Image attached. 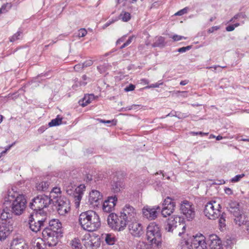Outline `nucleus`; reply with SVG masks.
I'll list each match as a JSON object with an SVG mask.
<instances>
[{"label":"nucleus","mask_w":249,"mask_h":249,"mask_svg":"<svg viewBox=\"0 0 249 249\" xmlns=\"http://www.w3.org/2000/svg\"><path fill=\"white\" fill-rule=\"evenodd\" d=\"M112 191L114 193H117L120 192L124 187V184L121 180H119L118 178L116 179H114L112 184Z\"/></svg>","instance_id":"24"},{"label":"nucleus","mask_w":249,"mask_h":249,"mask_svg":"<svg viewBox=\"0 0 249 249\" xmlns=\"http://www.w3.org/2000/svg\"><path fill=\"white\" fill-rule=\"evenodd\" d=\"M92 64H93L92 61L91 60H89L85 61L82 64L83 65V68H85V67H88L92 65Z\"/></svg>","instance_id":"54"},{"label":"nucleus","mask_w":249,"mask_h":249,"mask_svg":"<svg viewBox=\"0 0 249 249\" xmlns=\"http://www.w3.org/2000/svg\"><path fill=\"white\" fill-rule=\"evenodd\" d=\"M34 249H44V248L42 247L41 245L39 243L37 242L34 246Z\"/></svg>","instance_id":"62"},{"label":"nucleus","mask_w":249,"mask_h":249,"mask_svg":"<svg viewBox=\"0 0 249 249\" xmlns=\"http://www.w3.org/2000/svg\"><path fill=\"white\" fill-rule=\"evenodd\" d=\"M128 228L131 235L136 237H140L144 233L142 225L136 219L135 221L127 223Z\"/></svg>","instance_id":"13"},{"label":"nucleus","mask_w":249,"mask_h":249,"mask_svg":"<svg viewBox=\"0 0 249 249\" xmlns=\"http://www.w3.org/2000/svg\"><path fill=\"white\" fill-rule=\"evenodd\" d=\"M97 120L100 122L104 124H109V126L111 125H115L117 124V121L116 120H105L101 119H98Z\"/></svg>","instance_id":"43"},{"label":"nucleus","mask_w":249,"mask_h":249,"mask_svg":"<svg viewBox=\"0 0 249 249\" xmlns=\"http://www.w3.org/2000/svg\"><path fill=\"white\" fill-rule=\"evenodd\" d=\"M105 241L108 245H113L116 242L117 239L114 235L107 234L105 236Z\"/></svg>","instance_id":"32"},{"label":"nucleus","mask_w":249,"mask_h":249,"mask_svg":"<svg viewBox=\"0 0 249 249\" xmlns=\"http://www.w3.org/2000/svg\"><path fill=\"white\" fill-rule=\"evenodd\" d=\"M146 237L149 243L158 247L161 242V234L160 227L155 222H152L147 227Z\"/></svg>","instance_id":"5"},{"label":"nucleus","mask_w":249,"mask_h":249,"mask_svg":"<svg viewBox=\"0 0 249 249\" xmlns=\"http://www.w3.org/2000/svg\"><path fill=\"white\" fill-rule=\"evenodd\" d=\"M171 37L172 38L174 41H178L183 39H186V37H185L184 36L177 35H175Z\"/></svg>","instance_id":"50"},{"label":"nucleus","mask_w":249,"mask_h":249,"mask_svg":"<svg viewBox=\"0 0 249 249\" xmlns=\"http://www.w3.org/2000/svg\"><path fill=\"white\" fill-rule=\"evenodd\" d=\"M42 237L45 243L49 247L55 246L59 239L63 236L59 232L52 231V230L44 229L42 232Z\"/></svg>","instance_id":"7"},{"label":"nucleus","mask_w":249,"mask_h":249,"mask_svg":"<svg viewBox=\"0 0 249 249\" xmlns=\"http://www.w3.org/2000/svg\"><path fill=\"white\" fill-rule=\"evenodd\" d=\"M52 201V199L48 196L44 195L37 196L32 199V202L29 204V207L34 211L33 213L47 215V213L44 212L43 209L48 207Z\"/></svg>","instance_id":"3"},{"label":"nucleus","mask_w":249,"mask_h":249,"mask_svg":"<svg viewBox=\"0 0 249 249\" xmlns=\"http://www.w3.org/2000/svg\"><path fill=\"white\" fill-rule=\"evenodd\" d=\"M234 221L236 224L239 226H241L242 224H244L246 223L247 219L246 217L244 214L241 213L240 212H239L238 214L236 216H234Z\"/></svg>","instance_id":"27"},{"label":"nucleus","mask_w":249,"mask_h":249,"mask_svg":"<svg viewBox=\"0 0 249 249\" xmlns=\"http://www.w3.org/2000/svg\"><path fill=\"white\" fill-rule=\"evenodd\" d=\"M190 133L191 134H192L193 135H199L201 136H207L209 134L208 133H204V132H202L201 131H199V132H194V131H192V132H191Z\"/></svg>","instance_id":"52"},{"label":"nucleus","mask_w":249,"mask_h":249,"mask_svg":"<svg viewBox=\"0 0 249 249\" xmlns=\"http://www.w3.org/2000/svg\"><path fill=\"white\" fill-rule=\"evenodd\" d=\"M107 223L109 227L118 231H121L124 229L127 225V222L124 218L119 217L113 213L109 214L107 217Z\"/></svg>","instance_id":"8"},{"label":"nucleus","mask_w":249,"mask_h":249,"mask_svg":"<svg viewBox=\"0 0 249 249\" xmlns=\"http://www.w3.org/2000/svg\"><path fill=\"white\" fill-rule=\"evenodd\" d=\"M234 29L235 28L234 27V26H233V25H228L226 28V30L228 32L232 31H233L234 30Z\"/></svg>","instance_id":"58"},{"label":"nucleus","mask_w":249,"mask_h":249,"mask_svg":"<svg viewBox=\"0 0 249 249\" xmlns=\"http://www.w3.org/2000/svg\"><path fill=\"white\" fill-rule=\"evenodd\" d=\"M111 66L108 63H104L97 67L98 71L101 73L105 72Z\"/></svg>","instance_id":"40"},{"label":"nucleus","mask_w":249,"mask_h":249,"mask_svg":"<svg viewBox=\"0 0 249 249\" xmlns=\"http://www.w3.org/2000/svg\"><path fill=\"white\" fill-rule=\"evenodd\" d=\"M85 188V187L84 185H80L76 188H74L73 186L68 187L66 188V191L68 195H73L76 208H78L79 207L80 201L83 195V189Z\"/></svg>","instance_id":"10"},{"label":"nucleus","mask_w":249,"mask_h":249,"mask_svg":"<svg viewBox=\"0 0 249 249\" xmlns=\"http://www.w3.org/2000/svg\"><path fill=\"white\" fill-rule=\"evenodd\" d=\"M245 176V174H242L240 175H237L235 176L234 177L232 178L231 179V181L232 182H236L239 181L243 177Z\"/></svg>","instance_id":"46"},{"label":"nucleus","mask_w":249,"mask_h":249,"mask_svg":"<svg viewBox=\"0 0 249 249\" xmlns=\"http://www.w3.org/2000/svg\"><path fill=\"white\" fill-rule=\"evenodd\" d=\"M148 245L143 241H139L137 245L136 249H147Z\"/></svg>","instance_id":"44"},{"label":"nucleus","mask_w":249,"mask_h":249,"mask_svg":"<svg viewBox=\"0 0 249 249\" xmlns=\"http://www.w3.org/2000/svg\"><path fill=\"white\" fill-rule=\"evenodd\" d=\"M226 214L224 213H221L220 218L219 219V224L220 228H224L226 226L225 224Z\"/></svg>","instance_id":"41"},{"label":"nucleus","mask_w":249,"mask_h":249,"mask_svg":"<svg viewBox=\"0 0 249 249\" xmlns=\"http://www.w3.org/2000/svg\"><path fill=\"white\" fill-rule=\"evenodd\" d=\"M12 7L11 3H7L3 4L0 8V14L4 13L7 12Z\"/></svg>","instance_id":"42"},{"label":"nucleus","mask_w":249,"mask_h":249,"mask_svg":"<svg viewBox=\"0 0 249 249\" xmlns=\"http://www.w3.org/2000/svg\"><path fill=\"white\" fill-rule=\"evenodd\" d=\"M192 48V46H187L186 47H183L178 49L177 52L180 53H185L186 51L190 50Z\"/></svg>","instance_id":"48"},{"label":"nucleus","mask_w":249,"mask_h":249,"mask_svg":"<svg viewBox=\"0 0 249 249\" xmlns=\"http://www.w3.org/2000/svg\"><path fill=\"white\" fill-rule=\"evenodd\" d=\"M175 203L173 201V200L170 197H167L164 200L163 203V207H173V208H175Z\"/></svg>","instance_id":"34"},{"label":"nucleus","mask_w":249,"mask_h":249,"mask_svg":"<svg viewBox=\"0 0 249 249\" xmlns=\"http://www.w3.org/2000/svg\"><path fill=\"white\" fill-rule=\"evenodd\" d=\"M61 194V189L59 187H53L50 192V197H53V199H57Z\"/></svg>","instance_id":"31"},{"label":"nucleus","mask_w":249,"mask_h":249,"mask_svg":"<svg viewBox=\"0 0 249 249\" xmlns=\"http://www.w3.org/2000/svg\"><path fill=\"white\" fill-rule=\"evenodd\" d=\"M94 98L93 94H88L85 95L82 100H80L79 104L82 107H85L89 104Z\"/></svg>","instance_id":"28"},{"label":"nucleus","mask_w":249,"mask_h":249,"mask_svg":"<svg viewBox=\"0 0 249 249\" xmlns=\"http://www.w3.org/2000/svg\"><path fill=\"white\" fill-rule=\"evenodd\" d=\"M57 212L61 215H65L71 209L70 202L65 196H60L55 201Z\"/></svg>","instance_id":"11"},{"label":"nucleus","mask_w":249,"mask_h":249,"mask_svg":"<svg viewBox=\"0 0 249 249\" xmlns=\"http://www.w3.org/2000/svg\"><path fill=\"white\" fill-rule=\"evenodd\" d=\"M162 83H156L155 84H151V85H150L148 87H146V88H158L160 86V85H162Z\"/></svg>","instance_id":"57"},{"label":"nucleus","mask_w":249,"mask_h":249,"mask_svg":"<svg viewBox=\"0 0 249 249\" xmlns=\"http://www.w3.org/2000/svg\"><path fill=\"white\" fill-rule=\"evenodd\" d=\"M193 245L192 242L190 243L188 240H181L178 245V249H193Z\"/></svg>","instance_id":"29"},{"label":"nucleus","mask_w":249,"mask_h":249,"mask_svg":"<svg viewBox=\"0 0 249 249\" xmlns=\"http://www.w3.org/2000/svg\"><path fill=\"white\" fill-rule=\"evenodd\" d=\"M87 34V31L85 29L82 28L78 31L77 36L79 37L85 36Z\"/></svg>","instance_id":"49"},{"label":"nucleus","mask_w":249,"mask_h":249,"mask_svg":"<svg viewBox=\"0 0 249 249\" xmlns=\"http://www.w3.org/2000/svg\"><path fill=\"white\" fill-rule=\"evenodd\" d=\"M50 184V182L48 181H44L37 183L36 185V189L40 191H45L48 189Z\"/></svg>","instance_id":"30"},{"label":"nucleus","mask_w":249,"mask_h":249,"mask_svg":"<svg viewBox=\"0 0 249 249\" xmlns=\"http://www.w3.org/2000/svg\"><path fill=\"white\" fill-rule=\"evenodd\" d=\"M188 82H189V81L188 80H185L183 81H181L180 82V85H182V86H184V85H186V84H187L188 83Z\"/></svg>","instance_id":"64"},{"label":"nucleus","mask_w":249,"mask_h":249,"mask_svg":"<svg viewBox=\"0 0 249 249\" xmlns=\"http://www.w3.org/2000/svg\"><path fill=\"white\" fill-rule=\"evenodd\" d=\"M221 206L216 201H211L208 202L204 210L205 215L210 219L214 220L221 215Z\"/></svg>","instance_id":"6"},{"label":"nucleus","mask_w":249,"mask_h":249,"mask_svg":"<svg viewBox=\"0 0 249 249\" xmlns=\"http://www.w3.org/2000/svg\"><path fill=\"white\" fill-rule=\"evenodd\" d=\"M28 224L31 230L36 233L48 225L47 216L46 214L41 215L38 213L30 214Z\"/></svg>","instance_id":"4"},{"label":"nucleus","mask_w":249,"mask_h":249,"mask_svg":"<svg viewBox=\"0 0 249 249\" xmlns=\"http://www.w3.org/2000/svg\"><path fill=\"white\" fill-rule=\"evenodd\" d=\"M135 88V85H134L133 84H130L128 86H126L124 90L125 91H132V90H134Z\"/></svg>","instance_id":"53"},{"label":"nucleus","mask_w":249,"mask_h":249,"mask_svg":"<svg viewBox=\"0 0 249 249\" xmlns=\"http://www.w3.org/2000/svg\"><path fill=\"white\" fill-rule=\"evenodd\" d=\"M219 29V27L217 26H214L212 27L211 29L209 30V32L210 33H212L214 30H217Z\"/></svg>","instance_id":"63"},{"label":"nucleus","mask_w":249,"mask_h":249,"mask_svg":"<svg viewBox=\"0 0 249 249\" xmlns=\"http://www.w3.org/2000/svg\"><path fill=\"white\" fill-rule=\"evenodd\" d=\"M192 244L195 249H207V243L205 237L202 234L193 236L192 239Z\"/></svg>","instance_id":"16"},{"label":"nucleus","mask_w":249,"mask_h":249,"mask_svg":"<svg viewBox=\"0 0 249 249\" xmlns=\"http://www.w3.org/2000/svg\"><path fill=\"white\" fill-rule=\"evenodd\" d=\"M87 182L90 181L92 180V176L90 174H89L86 175L85 178Z\"/></svg>","instance_id":"59"},{"label":"nucleus","mask_w":249,"mask_h":249,"mask_svg":"<svg viewBox=\"0 0 249 249\" xmlns=\"http://www.w3.org/2000/svg\"><path fill=\"white\" fill-rule=\"evenodd\" d=\"M134 37V36H131L129 37V38L128 39V40L125 42V43L128 46V45H129L132 41V40L133 39V38Z\"/></svg>","instance_id":"60"},{"label":"nucleus","mask_w":249,"mask_h":249,"mask_svg":"<svg viewBox=\"0 0 249 249\" xmlns=\"http://www.w3.org/2000/svg\"><path fill=\"white\" fill-rule=\"evenodd\" d=\"M22 33L20 31L17 32L16 34H15L10 38V41L11 42H14L18 39H19V36L21 35Z\"/></svg>","instance_id":"45"},{"label":"nucleus","mask_w":249,"mask_h":249,"mask_svg":"<svg viewBox=\"0 0 249 249\" xmlns=\"http://www.w3.org/2000/svg\"><path fill=\"white\" fill-rule=\"evenodd\" d=\"M26 243L21 239H14L11 244L10 249H26Z\"/></svg>","instance_id":"22"},{"label":"nucleus","mask_w":249,"mask_h":249,"mask_svg":"<svg viewBox=\"0 0 249 249\" xmlns=\"http://www.w3.org/2000/svg\"><path fill=\"white\" fill-rule=\"evenodd\" d=\"M87 249H97L100 246V242L98 239H85L83 243Z\"/></svg>","instance_id":"20"},{"label":"nucleus","mask_w":249,"mask_h":249,"mask_svg":"<svg viewBox=\"0 0 249 249\" xmlns=\"http://www.w3.org/2000/svg\"><path fill=\"white\" fill-rule=\"evenodd\" d=\"M71 246L73 249H81V245L77 240L72 241Z\"/></svg>","instance_id":"47"},{"label":"nucleus","mask_w":249,"mask_h":249,"mask_svg":"<svg viewBox=\"0 0 249 249\" xmlns=\"http://www.w3.org/2000/svg\"><path fill=\"white\" fill-rule=\"evenodd\" d=\"M117 201V197L116 196H111L108 197L107 199L104 202H107L109 205H113V207L114 208Z\"/></svg>","instance_id":"36"},{"label":"nucleus","mask_w":249,"mask_h":249,"mask_svg":"<svg viewBox=\"0 0 249 249\" xmlns=\"http://www.w3.org/2000/svg\"><path fill=\"white\" fill-rule=\"evenodd\" d=\"M121 216V218L126 220L127 223L131 221H135L137 219L136 211L129 204H126L124 206Z\"/></svg>","instance_id":"12"},{"label":"nucleus","mask_w":249,"mask_h":249,"mask_svg":"<svg viewBox=\"0 0 249 249\" xmlns=\"http://www.w3.org/2000/svg\"><path fill=\"white\" fill-rule=\"evenodd\" d=\"M102 198V195L100 192L93 190L89 193V201L93 207L98 206Z\"/></svg>","instance_id":"18"},{"label":"nucleus","mask_w":249,"mask_h":249,"mask_svg":"<svg viewBox=\"0 0 249 249\" xmlns=\"http://www.w3.org/2000/svg\"><path fill=\"white\" fill-rule=\"evenodd\" d=\"M62 118H59L58 116L54 119H53L49 123V126L50 127L58 125L62 123Z\"/></svg>","instance_id":"37"},{"label":"nucleus","mask_w":249,"mask_h":249,"mask_svg":"<svg viewBox=\"0 0 249 249\" xmlns=\"http://www.w3.org/2000/svg\"><path fill=\"white\" fill-rule=\"evenodd\" d=\"M13 213L11 210L8 208V206L7 205L4 206L3 203L2 209H0V218L2 220H6L7 219L11 218Z\"/></svg>","instance_id":"21"},{"label":"nucleus","mask_w":249,"mask_h":249,"mask_svg":"<svg viewBox=\"0 0 249 249\" xmlns=\"http://www.w3.org/2000/svg\"><path fill=\"white\" fill-rule=\"evenodd\" d=\"M26 199L23 195H18L17 196L13 195L11 192L4 196V206L7 205L12 212L16 215L21 214L26 207Z\"/></svg>","instance_id":"1"},{"label":"nucleus","mask_w":249,"mask_h":249,"mask_svg":"<svg viewBox=\"0 0 249 249\" xmlns=\"http://www.w3.org/2000/svg\"><path fill=\"white\" fill-rule=\"evenodd\" d=\"M120 17L121 19L124 22H127L129 21L131 18L130 14L128 12L124 11H123L121 13Z\"/></svg>","instance_id":"38"},{"label":"nucleus","mask_w":249,"mask_h":249,"mask_svg":"<svg viewBox=\"0 0 249 249\" xmlns=\"http://www.w3.org/2000/svg\"><path fill=\"white\" fill-rule=\"evenodd\" d=\"M188 11V9L187 7H185L180 11H178L177 13L175 14V15L177 16H182L184 15V14L187 13Z\"/></svg>","instance_id":"51"},{"label":"nucleus","mask_w":249,"mask_h":249,"mask_svg":"<svg viewBox=\"0 0 249 249\" xmlns=\"http://www.w3.org/2000/svg\"><path fill=\"white\" fill-rule=\"evenodd\" d=\"M246 17V15L242 13H239L235 15L233 17V18L235 19H237L239 18H245Z\"/></svg>","instance_id":"56"},{"label":"nucleus","mask_w":249,"mask_h":249,"mask_svg":"<svg viewBox=\"0 0 249 249\" xmlns=\"http://www.w3.org/2000/svg\"><path fill=\"white\" fill-rule=\"evenodd\" d=\"M10 233V230L5 225L2 224L0 225V240L5 239Z\"/></svg>","instance_id":"26"},{"label":"nucleus","mask_w":249,"mask_h":249,"mask_svg":"<svg viewBox=\"0 0 249 249\" xmlns=\"http://www.w3.org/2000/svg\"><path fill=\"white\" fill-rule=\"evenodd\" d=\"M178 228L176 231L178 233V235L181 236L182 234L184 233L186 228V225L183 218L182 220H181L178 225Z\"/></svg>","instance_id":"33"},{"label":"nucleus","mask_w":249,"mask_h":249,"mask_svg":"<svg viewBox=\"0 0 249 249\" xmlns=\"http://www.w3.org/2000/svg\"><path fill=\"white\" fill-rule=\"evenodd\" d=\"M174 210L175 208H173V207L167 208V207H163L161 213L164 217H166L167 216L170 215V214L173 213Z\"/></svg>","instance_id":"35"},{"label":"nucleus","mask_w":249,"mask_h":249,"mask_svg":"<svg viewBox=\"0 0 249 249\" xmlns=\"http://www.w3.org/2000/svg\"><path fill=\"white\" fill-rule=\"evenodd\" d=\"M180 210L188 221L192 220L195 217V208L192 202L186 200L181 201L180 204Z\"/></svg>","instance_id":"9"},{"label":"nucleus","mask_w":249,"mask_h":249,"mask_svg":"<svg viewBox=\"0 0 249 249\" xmlns=\"http://www.w3.org/2000/svg\"><path fill=\"white\" fill-rule=\"evenodd\" d=\"M48 225L45 227V229L52 230V231L59 232L63 235L62 231V224L58 219H53L51 220H48Z\"/></svg>","instance_id":"19"},{"label":"nucleus","mask_w":249,"mask_h":249,"mask_svg":"<svg viewBox=\"0 0 249 249\" xmlns=\"http://www.w3.org/2000/svg\"><path fill=\"white\" fill-rule=\"evenodd\" d=\"M113 205H109L107 202H104L103 204V210L104 212L107 213H110L114 210Z\"/></svg>","instance_id":"39"},{"label":"nucleus","mask_w":249,"mask_h":249,"mask_svg":"<svg viewBox=\"0 0 249 249\" xmlns=\"http://www.w3.org/2000/svg\"><path fill=\"white\" fill-rule=\"evenodd\" d=\"M79 222L83 229L89 231H96L101 225L99 215L93 211L82 213L79 216Z\"/></svg>","instance_id":"2"},{"label":"nucleus","mask_w":249,"mask_h":249,"mask_svg":"<svg viewBox=\"0 0 249 249\" xmlns=\"http://www.w3.org/2000/svg\"><path fill=\"white\" fill-rule=\"evenodd\" d=\"M160 211V208L159 206L148 207L145 206L142 209V213L143 216L149 219H155L158 216L159 213Z\"/></svg>","instance_id":"15"},{"label":"nucleus","mask_w":249,"mask_h":249,"mask_svg":"<svg viewBox=\"0 0 249 249\" xmlns=\"http://www.w3.org/2000/svg\"><path fill=\"white\" fill-rule=\"evenodd\" d=\"M165 38L160 36L155 38L154 43L152 44L153 47H160L163 48L165 46Z\"/></svg>","instance_id":"25"},{"label":"nucleus","mask_w":249,"mask_h":249,"mask_svg":"<svg viewBox=\"0 0 249 249\" xmlns=\"http://www.w3.org/2000/svg\"><path fill=\"white\" fill-rule=\"evenodd\" d=\"M83 67L82 64H78L76 65L74 67V69L75 71H79L83 69Z\"/></svg>","instance_id":"55"},{"label":"nucleus","mask_w":249,"mask_h":249,"mask_svg":"<svg viewBox=\"0 0 249 249\" xmlns=\"http://www.w3.org/2000/svg\"><path fill=\"white\" fill-rule=\"evenodd\" d=\"M207 242L211 249H222L221 241L216 234L209 235Z\"/></svg>","instance_id":"17"},{"label":"nucleus","mask_w":249,"mask_h":249,"mask_svg":"<svg viewBox=\"0 0 249 249\" xmlns=\"http://www.w3.org/2000/svg\"><path fill=\"white\" fill-rule=\"evenodd\" d=\"M182 220V218L178 215H173L169 217L164 225L165 230L168 232H173L174 230L177 231L179 223Z\"/></svg>","instance_id":"14"},{"label":"nucleus","mask_w":249,"mask_h":249,"mask_svg":"<svg viewBox=\"0 0 249 249\" xmlns=\"http://www.w3.org/2000/svg\"><path fill=\"white\" fill-rule=\"evenodd\" d=\"M239 203L236 201H231L229 202L227 209L229 211L232 213L234 216H236L240 211Z\"/></svg>","instance_id":"23"},{"label":"nucleus","mask_w":249,"mask_h":249,"mask_svg":"<svg viewBox=\"0 0 249 249\" xmlns=\"http://www.w3.org/2000/svg\"><path fill=\"white\" fill-rule=\"evenodd\" d=\"M225 192L228 195H231L232 194V191L230 188H226L225 189Z\"/></svg>","instance_id":"61"}]
</instances>
